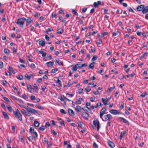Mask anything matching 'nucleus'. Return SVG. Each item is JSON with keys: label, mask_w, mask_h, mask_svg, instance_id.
Returning <instances> with one entry per match:
<instances>
[{"label": "nucleus", "mask_w": 148, "mask_h": 148, "mask_svg": "<svg viewBox=\"0 0 148 148\" xmlns=\"http://www.w3.org/2000/svg\"><path fill=\"white\" fill-rule=\"evenodd\" d=\"M85 89L88 92H89L91 90V89L89 86H88L86 87Z\"/></svg>", "instance_id": "48"}, {"label": "nucleus", "mask_w": 148, "mask_h": 148, "mask_svg": "<svg viewBox=\"0 0 148 148\" xmlns=\"http://www.w3.org/2000/svg\"><path fill=\"white\" fill-rule=\"evenodd\" d=\"M17 78L19 79L22 80L23 79V77L21 75H18L17 77Z\"/></svg>", "instance_id": "38"}, {"label": "nucleus", "mask_w": 148, "mask_h": 148, "mask_svg": "<svg viewBox=\"0 0 148 148\" xmlns=\"http://www.w3.org/2000/svg\"><path fill=\"white\" fill-rule=\"evenodd\" d=\"M39 52L40 54H42V57H45L46 56L47 53L45 52H44V49H42L40 51H39Z\"/></svg>", "instance_id": "10"}, {"label": "nucleus", "mask_w": 148, "mask_h": 148, "mask_svg": "<svg viewBox=\"0 0 148 148\" xmlns=\"http://www.w3.org/2000/svg\"><path fill=\"white\" fill-rule=\"evenodd\" d=\"M39 44L42 47H44L45 44V42L44 40H40L39 42Z\"/></svg>", "instance_id": "16"}, {"label": "nucleus", "mask_w": 148, "mask_h": 148, "mask_svg": "<svg viewBox=\"0 0 148 148\" xmlns=\"http://www.w3.org/2000/svg\"><path fill=\"white\" fill-rule=\"evenodd\" d=\"M26 22L27 23H29L30 24L31 23L32 21V20L30 17H28L27 19L26 18Z\"/></svg>", "instance_id": "25"}, {"label": "nucleus", "mask_w": 148, "mask_h": 148, "mask_svg": "<svg viewBox=\"0 0 148 148\" xmlns=\"http://www.w3.org/2000/svg\"><path fill=\"white\" fill-rule=\"evenodd\" d=\"M93 124L94 125L95 127L96 126V125H97V130L98 131H99V129L100 127V124L99 122L98 121L97 119H94L93 121Z\"/></svg>", "instance_id": "3"}, {"label": "nucleus", "mask_w": 148, "mask_h": 148, "mask_svg": "<svg viewBox=\"0 0 148 148\" xmlns=\"http://www.w3.org/2000/svg\"><path fill=\"white\" fill-rule=\"evenodd\" d=\"M13 113L16 118L18 119L19 120L21 121H22V115L19 110L18 109H16L15 111H14Z\"/></svg>", "instance_id": "2"}, {"label": "nucleus", "mask_w": 148, "mask_h": 148, "mask_svg": "<svg viewBox=\"0 0 148 148\" xmlns=\"http://www.w3.org/2000/svg\"><path fill=\"white\" fill-rule=\"evenodd\" d=\"M16 100L18 102H19L20 103H21L22 104L24 103V102L23 101H22V100L21 99L17 98V99H16Z\"/></svg>", "instance_id": "50"}, {"label": "nucleus", "mask_w": 148, "mask_h": 148, "mask_svg": "<svg viewBox=\"0 0 148 148\" xmlns=\"http://www.w3.org/2000/svg\"><path fill=\"white\" fill-rule=\"evenodd\" d=\"M36 107L39 109L42 110L43 109V108L39 105L36 104Z\"/></svg>", "instance_id": "45"}, {"label": "nucleus", "mask_w": 148, "mask_h": 148, "mask_svg": "<svg viewBox=\"0 0 148 148\" xmlns=\"http://www.w3.org/2000/svg\"><path fill=\"white\" fill-rule=\"evenodd\" d=\"M33 133L34 135V136L36 138H37L38 137V134L36 132H34V129L33 128Z\"/></svg>", "instance_id": "26"}, {"label": "nucleus", "mask_w": 148, "mask_h": 148, "mask_svg": "<svg viewBox=\"0 0 148 148\" xmlns=\"http://www.w3.org/2000/svg\"><path fill=\"white\" fill-rule=\"evenodd\" d=\"M7 107L8 109V110L10 112H12V108L10 106V105H8L7 106Z\"/></svg>", "instance_id": "35"}, {"label": "nucleus", "mask_w": 148, "mask_h": 148, "mask_svg": "<svg viewBox=\"0 0 148 148\" xmlns=\"http://www.w3.org/2000/svg\"><path fill=\"white\" fill-rule=\"evenodd\" d=\"M148 54V53L147 52H145L143 55V56H141L140 57V58L141 59H143L145 58V57Z\"/></svg>", "instance_id": "39"}, {"label": "nucleus", "mask_w": 148, "mask_h": 148, "mask_svg": "<svg viewBox=\"0 0 148 148\" xmlns=\"http://www.w3.org/2000/svg\"><path fill=\"white\" fill-rule=\"evenodd\" d=\"M46 64H47V66L48 67L51 66L53 65L54 64V62L52 61H50L47 62Z\"/></svg>", "instance_id": "17"}, {"label": "nucleus", "mask_w": 148, "mask_h": 148, "mask_svg": "<svg viewBox=\"0 0 148 148\" xmlns=\"http://www.w3.org/2000/svg\"><path fill=\"white\" fill-rule=\"evenodd\" d=\"M55 79H57L56 82L60 85V87H61L62 86V84L61 81L57 77H55Z\"/></svg>", "instance_id": "22"}, {"label": "nucleus", "mask_w": 148, "mask_h": 148, "mask_svg": "<svg viewBox=\"0 0 148 148\" xmlns=\"http://www.w3.org/2000/svg\"><path fill=\"white\" fill-rule=\"evenodd\" d=\"M24 76L28 80H30V76H29L27 74H25Z\"/></svg>", "instance_id": "47"}, {"label": "nucleus", "mask_w": 148, "mask_h": 148, "mask_svg": "<svg viewBox=\"0 0 148 148\" xmlns=\"http://www.w3.org/2000/svg\"><path fill=\"white\" fill-rule=\"evenodd\" d=\"M123 123L127 125H129V122L125 119L124 120Z\"/></svg>", "instance_id": "52"}, {"label": "nucleus", "mask_w": 148, "mask_h": 148, "mask_svg": "<svg viewBox=\"0 0 148 148\" xmlns=\"http://www.w3.org/2000/svg\"><path fill=\"white\" fill-rule=\"evenodd\" d=\"M89 114L87 112H84L82 113V116L84 119L88 120L89 117Z\"/></svg>", "instance_id": "4"}, {"label": "nucleus", "mask_w": 148, "mask_h": 148, "mask_svg": "<svg viewBox=\"0 0 148 148\" xmlns=\"http://www.w3.org/2000/svg\"><path fill=\"white\" fill-rule=\"evenodd\" d=\"M97 58L98 57L97 56H94L91 60V61L93 62L95 61L97 59Z\"/></svg>", "instance_id": "29"}, {"label": "nucleus", "mask_w": 148, "mask_h": 148, "mask_svg": "<svg viewBox=\"0 0 148 148\" xmlns=\"http://www.w3.org/2000/svg\"><path fill=\"white\" fill-rule=\"evenodd\" d=\"M101 105L103 106V105L100 102H99L98 103H97L96 105L95 106V108H96L98 107L101 106Z\"/></svg>", "instance_id": "33"}, {"label": "nucleus", "mask_w": 148, "mask_h": 148, "mask_svg": "<svg viewBox=\"0 0 148 148\" xmlns=\"http://www.w3.org/2000/svg\"><path fill=\"white\" fill-rule=\"evenodd\" d=\"M28 140L30 141H31V142L33 140V139L32 137L31 136H30L28 138Z\"/></svg>", "instance_id": "57"}, {"label": "nucleus", "mask_w": 148, "mask_h": 148, "mask_svg": "<svg viewBox=\"0 0 148 148\" xmlns=\"http://www.w3.org/2000/svg\"><path fill=\"white\" fill-rule=\"evenodd\" d=\"M148 12V6H146L143 8L142 10V13L143 14H145Z\"/></svg>", "instance_id": "13"}, {"label": "nucleus", "mask_w": 148, "mask_h": 148, "mask_svg": "<svg viewBox=\"0 0 148 148\" xmlns=\"http://www.w3.org/2000/svg\"><path fill=\"white\" fill-rule=\"evenodd\" d=\"M144 7L145 6L144 5H141L138 6L136 8V9L138 11H141L142 10H143Z\"/></svg>", "instance_id": "8"}, {"label": "nucleus", "mask_w": 148, "mask_h": 148, "mask_svg": "<svg viewBox=\"0 0 148 148\" xmlns=\"http://www.w3.org/2000/svg\"><path fill=\"white\" fill-rule=\"evenodd\" d=\"M77 66L76 65H75L73 67L72 70L74 71H76L77 70Z\"/></svg>", "instance_id": "36"}, {"label": "nucleus", "mask_w": 148, "mask_h": 148, "mask_svg": "<svg viewBox=\"0 0 148 148\" xmlns=\"http://www.w3.org/2000/svg\"><path fill=\"white\" fill-rule=\"evenodd\" d=\"M8 69L9 71H11L13 74H15L16 72L13 70V68L11 66H9Z\"/></svg>", "instance_id": "23"}, {"label": "nucleus", "mask_w": 148, "mask_h": 148, "mask_svg": "<svg viewBox=\"0 0 148 148\" xmlns=\"http://www.w3.org/2000/svg\"><path fill=\"white\" fill-rule=\"evenodd\" d=\"M27 104L28 106H29L31 107H33L34 106V105L32 103H27Z\"/></svg>", "instance_id": "63"}, {"label": "nucleus", "mask_w": 148, "mask_h": 148, "mask_svg": "<svg viewBox=\"0 0 148 148\" xmlns=\"http://www.w3.org/2000/svg\"><path fill=\"white\" fill-rule=\"evenodd\" d=\"M30 112L34 114H35L36 113H37V111L33 109Z\"/></svg>", "instance_id": "49"}, {"label": "nucleus", "mask_w": 148, "mask_h": 148, "mask_svg": "<svg viewBox=\"0 0 148 148\" xmlns=\"http://www.w3.org/2000/svg\"><path fill=\"white\" fill-rule=\"evenodd\" d=\"M93 146L95 148H98V146L95 143H94L93 144Z\"/></svg>", "instance_id": "64"}, {"label": "nucleus", "mask_w": 148, "mask_h": 148, "mask_svg": "<svg viewBox=\"0 0 148 148\" xmlns=\"http://www.w3.org/2000/svg\"><path fill=\"white\" fill-rule=\"evenodd\" d=\"M129 77V75H126L125 76H122V77H121V79H123L124 78H128Z\"/></svg>", "instance_id": "59"}, {"label": "nucleus", "mask_w": 148, "mask_h": 148, "mask_svg": "<svg viewBox=\"0 0 148 148\" xmlns=\"http://www.w3.org/2000/svg\"><path fill=\"white\" fill-rule=\"evenodd\" d=\"M58 64L59 65H62L63 64L61 60H60L59 59L56 60Z\"/></svg>", "instance_id": "30"}, {"label": "nucleus", "mask_w": 148, "mask_h": 148, "mask_svg": "<svg viewBox=\"0 0 148 148\" xmlns=\"http://www.w3.org/2000/svg\"><path fill=\"white\" fill-rule=\"evenodd\" d=\"M53 31V29L50 28H48L45 31V33L47 34H48V32H50Z\"/></svg>", "instance_id": "40"}, {"label": "nucleus", "mask_w": 148, "mask_h": 148, "mask_svg": "<svg viewBox=\"0 0 148 148\" xmlns=\"http://www.w3.org/2000/svg\"><path fill=\"white\" fill-rule=\"evenodd\" d=\"M27 66V65L26 64V66H25L24 65H23V64H20L19 66V68L20 69H21L23 67L24 68H25Z\"/></svg>", "instance_id": "46"}, {"label": "nucleus", "mask_w": 148, "mask_h": 148, "mask_svg": "<svg viewBox=\"0 0 148 148\" xmlns=\"http://www.w3.org/2000/svg\"><path fill=\"white\" fill-rule=\"evenodd\" d=\"M3 98L4 99V100L5 101H6L7 102H10V101L9 100V99H8V98L7 97H3Z\"/></svg>", "instance_id": "56"}, {"label": "nucleus", "mask_w": 148, "mask_h": 148, "mask_svg": "<svg viewBox=\"0 0 148 148\" xmlns=\"http://www.w3.org/2000/svg\"><path fill=\"white\" fill-rule=\"evenodd\" d=\"M39 129L40 130L43 131L45 129V128L44 126H42L41 127H40Z\"/></svg>", "instance_id": "54"}, {"label": "nucleus", "mask_w": 148, "mask_h": 148, "mask_svg": "<svg viewBox=\"0 0 148 148\" xmlns=\"http://www.w3.org/2000/svg\"><path fill=\"white\" fill-rule=\"evenodd\" d=\"M58 71V69L56 68H55L53 69L51 71V72L52 73H54Z\"/></svg>", "instance_id": "37"}, {"label": "nucleus", "mask_w": 148, "mask_h": 148, "mask_svg": "<svg viewBox=\"0 0 148 148\" xmlns=\"http://www.w3.org/2000/svg\"><path fill=\"white\" fill-rule=\"evenodd\" d=\"M3 67V63L2 62H0V68L2 69Z\"/></svg>", "instance_id": "60"}, {"label": "nucleus", "mask_w": 148, "mask_h": 148, "mask_svg": "<svg viewBox=\"0 0 148 148\" xmlns=\"http://www.w3.org/2000/svg\"><path fill=\"white\" fill-rule=\"evenodd\" d=\"M103 117L105 119V121H106L108 120H110L113 119V117L112 115L109 114L104 115Z\"/></svg>", "instance_id": "5"}, {"label": "nucleus", "mask_w": 148, "mask_h": 148, "mask_svg": "<svg viewBox=\"0 0 148 148\" xmlns=\"http://www.w3.org/2000/svg\"><path fill=\"white\" fill-rule=\"evenodd\" d=\"M10 51L7 49L5 48L4 49V52L5 53L8 55Z\"/></svg>", "instance_id": "31"}, {"label": "nucleus", "mask_w": 148, "mask_h": 148, "mask_svg": "<svg viewBox=\"0 0 148 148\" xmlns=\"http://www.w3.org/2000/svg\"><path fill=\"white\" fill-rule=\"evenodd\" d=\"M82 109V108H81V107L79 106H76L75 108V110L78 112H80Z\"/></svg>", "instance_id": "15"}, {"label": "nucleus", "mask_w": 148, "mask_h": 148, "mask_svg": "<svg viewBox=\"0 0 148 148\" xmlns=\"http://www.w3.org/2000/svg\"><path fill=\"white\" fill-rule=\"evenodd\" d=\"M107 110V109L105 107H103L102 108V109L101 110L100 113H101L104 114L106 112Z\"/></svg>", "instance_id": "14"}, {"label": "nucleus", "mask_w": 148, "mask_h": 148, "mask_svg": "<svg viewBox=\"0 0 148 148\" xmlns=\"http://www.w3.org/2000/svg\"><path fill=\"white\" fill-rule=\"evenodd\" d=\"M82 109L84 111H86L87 112L88 111V110H90V108H89L87 106H84L83 108H82Z\"/></svg>", "instance_id": "28"}, {"label": "nucleus", "mask_w": 148, "mask_h": 148, "mask_svg": "<svg viewBox=\"0 0 148 148\" xmlns=\"http://www.w3.org/2000/svg\"><path fill=\"white\" fill-rule=\"evenodd\" d=\"M108 145L111 147L114 148L115 147L114 144L112 142L110 141H108Z\"/></svg>", "instance_id": "11"}, {"label": "nucleus", "mask_w": 148, "mask_h": 148, "mask_svg": "<svg viewBox=\"0 0 148 148\" xmlns=\"http://www.w3.org/2000/svg\"><path fill=\"white\" fill-rule=\"evenodd\" d=\"M27 89L29 92H31L32 90H34V89L32 87V86L29 84H27Z\"/></svg>", "instance_id": "12"}, {"label": "nucleus", "mask_w": 148, "mask_h": 148, "mask_svg": "<svg viewBox=\"0 0 148 148\" xmlns=\"http://www.w3.org/2000/svg\"><path fill=\"white\" fill-rule=\"evenodd\" d=\"M68 111L69 114L71 116H73L75 115L74 112L72 110L69 108Z\"/></svg>", "instance_id": "7"}, {"label": "nucleus", "mask_w": 148, "mask_h": 148, "mask_svg": "<svg viewBox=\"0 0 148 148\" xmlns=\"http://www.w3.org/2000/svg\"><path fill=\"white\" fill-rule=\"evenodd\" d=\"M83 89L82 88H80L79 90L78 93L79 94H81L83 92Z\"/></svg>", "instance_id": "53"}, {"label": "nucleus", "mask_w": 148, "mask_h": 148, "mask_svg": "<svg viewBox=\"0 0 148 148\" xmlns=\"http://www.w3.org/2000/svg\"><path fill=\"white\" fill-rule=\"evenodd\" d=\"M26 18L22 17L18 19L16 23L21 27H23L24 25V21H26Z\"/></svg>", "instance_id": "1"}, {"label": "nucleus", "mask_w": 148, "mask_h": 148, "mask_svg": "<svg viewBox=\"0 0 148 148\" xmlns=\"http://www.w3.org/2000/svg\"><path fill=\"white\" fill-rule=\"evenodd\" d=\"M76 65L77 68H80L83 67L82 64H76Z\"/></svg>", "instance_id": "41"}, {"label": "nucleus", "mask_w": 148, "mask_h": 148, "mask_svg": "<svg viewBox=\"0 0 148 148\" xmlns=\"http://www.w3.org/2000/svg\"><path fill=\"white\" fill-rule=\"evenodd\" d=\"M50 125V124L48 122H47L45 123V127H49Z\"/></svg>", "instance_id": "58"}, {"label": "nucleus", "mask_w": 148, "mask_h": 148, "mask_svg": "<svg viewBox=\"0 0 148 148\" xmlns=\"http://www.w3.org/2000/svg\"><path fill=\"white\" fill-rule=\"evenodd\" d=\"M128 10L130 12H134V11L130 7H129L127 8Z\"/></svg>", "instance_id": "55"}, {"label": "nucleus", "mask_w": 148, "mask_h": 148, "mask_svg": "<svg viewBox=\"0 0 148 148\" xmlns=\"http://www.w3.org/2000/svg\"><path fill=\"white\" fill-rule=\"evenodd\" d=\"M60 111L61 113L63 114H66V112L64 110L62 109H61Z\"/></svg>", "instance_id": "44"}, {"label": "nucleus", "mask_w": 148, "mask_h": 148, "mask_svg": "<svg viewBox=\"0 0 148 148\" xmlns=\"http://www.w3.org/2000/svg\"><path fill=\"white\" fill-rule=\"evenodd\" d=\"M94 62L91 63L89 66V68L93 69L94 67Z\"/></svg>", "instance_id": "32"}, {"label": "nucleus", "mask_w": 148, "mask_h": 148, "mask_svg": "<svg viewBox=\"0 0 148 148\" xmlns=\"http://www.w3.org/2000/svg\"><path fill=\"white\" fill-rule=\"evenodd\" d=\"M102 100L103 102V103L106 106L107 105L109 104L108 103V101L107 99H105L104 98H102Z\"/></svg>", "instance_id": "18"}, {"label": "nucleus", "mask_w": 148, "mask_h": 148, "mask_svg": "<svg viewBox=\"0 0 148 148\" xmlns=\"http://www.w3.org/2000/svg\"><path fill=\"white\" fill-rule=\"evenodd\" d=\"M115 88V86H113L112 87H110V88H108V89L107 92L110 93L111 92V91L112 90H114Z\"/></svg>", "instance_id": "21"}, {"label": "nucleus", "mask_w": 148, "mask_h": 148, "mask_svg": "<svg viewBox=\"0 0 148 148\" xmlns=\"http://www.w3.org/2000/svg\"><path fill=\"white\" fill-rule=\"evenodd\" d=\"M6 21V18L5 15L3 16L2 18V21L3 22H5Z\"/></svg>", "instance_id": "62"}, {"label": "nucleus", "mask_w": 148, "mask_h": 148, "mask_svg": "<svg viewBox=\"0 0 148 148\" xmlns=\"http://www.w3.org/2000/svg\"><path fill=\"white\" fill-rule=\"evenodd\" d=\"M63 32V29L62 28H60L57 30V33L58 34H61Z\"/></svg>", "instance_id": "20"}, {"label": "nucleus", "mask_w": 148, "mask_h": 148, "mask_svg": "<svg viewBox=\"0 0 148 148\" xmlns=\"http://www.w3.org/2000/svg\"><path fill=\"white\" fill-rule=\"evenodd\" d=\"M3 114L4 116V118L5 119L7 120H8L9 119V117H8V116L6 112H3Z\"/></svg>", "instance_id": "19"}, {"label": "nucleus", "mask_w": 148, "mask_h": 148, "mask_svg": "<svg viewBox=\"0 0 148 148\" xmlns=\"http://www.w3.org/2000/svg\"><path fill=\"white\" fill-rule=\"evenodd\" d=\"M25 109H26L28 112H31L33 108H30L29 107L27 106L26 107Z\"/></svg>", "instance_id": "34"}, {"label": "nucleus", "mask_w": 148, "mask_h": 148, "mask_svg": "<svg viewBox=\"0 0 148 148\" xmlns=\"http://www.w3.org/2000/svg\"><path fill=\"white\" fill-rule=\"evenodd\" d=\"M82 98H79L78 100L76 101V103L78 104H81V101L82 100Z\"/></svg>", "instance_id": "24"}, {"label": "nucleus", "mask_w": 148, "mask_h": 148, "mask_svg": "<svg viewBox=\"0 0 148 148\" xmlns=\"http://www.w3.org/2000/svg\"><path fill=\"white\" fill-rule=\"evenodd\" d=\"M101 5V1H98L97 2H95L93 3L94 6L95 8L97 7L99 5Z\"/></svg>", "instance_id": "9"}, {"label": "nucleus", "mask_w": 148, "mask_h": 148, "mask_svg": "<svg viewBox=\"0 0 148 148\" xmlns=\"http://www.w3.org/2000/svg\"><path fill=\"white\" fill-rule=\"evenodd\" d=\"M30 67L32 69L34 68L35 67V65L33 63H32L30 65Z\"/></svg>", "instance_id": "61"}, {"label": "nucleus", "mask_w": 148, "mask_h": 148, "mask_svg": "<svg viewBox=\"0 0 148 148\" xmlns=\"http://www.w3.org/2000/svg\"><path fill=\"white\" fill-rule=\"evenodd\" d=\"M102 43V40L101 39H99L97 41V44L100 45Z\"/></svg>", "instance_id": "42"}, {"label": "nucleus", "mask_w": 148, "mask_h": 148, "mask_svg": "<svg viewBox=\"0 0 148 148\" xmlns=\"http://www.w3.org/2000/svg\"><path fill=\"white\" fill-rule=\"evenodd\" d=\"M39 125V123L38 121H34V125L36 127H38Z\"/></svg>", "instance_id": "27"}, {"label": "nucleus", "mask_w": 148, "mask_h": 148, "mask_svg": "<svg viewBox=\"0 0 148 148\" xmlns=\"http://www.w3.org/2000/svg\"><path fill=\"white\" fill-rule=\"evenodd\" d=\"M118 33H119V32L118 31H117L116 32H114L112 33V34L113 35L115 36L117 35Z\"/></svg>", "instance_id": "51"}, {"label": "nucleus", "mask_w": 148, "mask_h": 148, "mask_svg": "<svg viewBox=\"0 0 148 148\" xmlns=\"http://www.w3.org/2000/svg\"><path fill=\"white\" fill-rule=\"evenodd\" d=\"M110 112L112 114L114 115L119 114H120V112L117 110L112 109L110 110Z\"/></svg>", "instance_id": "6"}, {"label": "nucleus", "mask_w": 148, "mask_h": 148, "mask_svg": "<svg viewBox=\"0 0 148 148\" xmlns=\"http://www.w3.org/2000/svg\"><path fill=\"white\" fill-rule=\"evenodd\" d=\"M30 98L31 100L32 101H33L36 99L35 97L33 95L31 96Z\"/></svg>", "instance_id": "43"}]
</instances>
